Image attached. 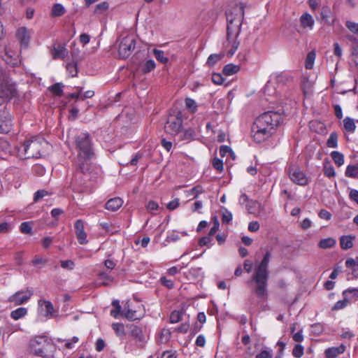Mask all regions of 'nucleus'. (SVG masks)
Segmentation results:
<instances>
[{
	"label": "nucleus",
	"mask_w": 358,
	"mask_h": 358,
	"mask_svg": "<svg viewBox=\"0 0 358 358\" xmlns=\"http://www.w3.org/2000/svg\"><path fill=\"white\" fill-rule=\"evenodd\" d=\"M136 46V40L133 35H127L119 45V55L122 59L127 58L133 52Z\"/></svg>",
	"instance_id": "0eeeda50"
},
{
	"label": "nucleus",
	"mask_w": 358,
	"mask_h": 358,
	"mask_svg": "<svg viewBox=\"0 0 358 358\" xmlns=\"http://www.w3.org/2000/svg\"><path fill=\"white\" fill-rule=\"evenodd\" d=\"M123 315L124 317L129 320H139L143 313L141 310V306H138V308L133 309L131 308L129 302L127 301L124 306Z\"/></svg>",
	"instance_id": "ddd939ff"
},
{
	"label": "nucleus",
	"mask_w": 358,
	"mask_h": 358,
	"mask_svg": "<svg viewBox=\"0 0 358 358\" xmlns=\"http://www.w3.org/2000/svg\"><path fill=\"white\" fill-rule=\"evenodd\" d=\"M11 127L12 118L10 114L6 108L0 110V133H8Z\"/></svg>",
	"instance_id": "f8f14e48"
},
{
	"label": "nucleus",
	"mask_w": 358,
	"mask_h": 358,
	"mask_svg": "<svg viewBox=\"0 0 358 358\" xmlns=\"http://www.w3.org/2000/svg\"><path fill=\"white\" fill-rule=\"evenodd\" d=\"M219 152H220V155L222 157H225V156L229 155H231L233 159H234V152L232 151L231 148L227 146V145H222L220 148V151Z\"/></svg>",
	"instance_id": "c03bdc74"
},
{
	"label": "nucleus",
	"mask_w": 358,
	"mask_h": 358,
	"mask_svg": "<svg viewBox=\"0 0 358 358\" xmlns=\"http://www.w3.org/2000/svg\"><path fill=\"white\" fill-rule=\"evenodd\" d=\"M292 355L296 358L301 357L303 355V347L299 344L296 345L292 350Z\"/></svg>",
	"instance_id": "09e8293b"
},
{
	"label": "nucleus",
	"mask_w": 358,
	"mask_h": 358,
	"mask_svg": "<svg viewBox=\"0 0 358 358\" xmlns=\"http://www.w3.org/2000/svg\"><path fill=\"white\" fill-rule=\"evenodd\" d=\"M182 120L178 116H171L166 121L164 130L172 136L179 134L182 127Z\"/></svg>",
	"instance_id": "9d476101"
},
{
	"label": "nucleus",
	"mask_w": 358,
	"mask_h": 358,
	"mask_svg": "<svg viewBox=\"0 0 358 358\" xmlns=\"http://www.w3.org/2000/svg\"><path fill=\"white\" fill-rule=\"evenodd\" d=\"M345 25L351 32L358 34V23L347 21Z\"/></svg>",
	"instance_id": "4d7b16f0"
},
{
	"label": "nucleus",
	"mask_w": 358,
	"mask_h": 358,
	"mask_svg": "<svg viewBox=\"0 0 358 358\" xmlns=\"http://www.w3.org/2000/svg\"><path fill=\"white\" fill-rule=\"evenodd\" d=\"M331 157L333 159L334 163L338 166H341L344 164V156L340 152H338V151L331 152Z\"/></svg>",
	"instance_id": "7c9ffc66"
},
{
	"label": "nucleus",
	"mask_w": 358,
	"mask_h": 358,
	"mask_svg": "<svg viewBox=\"0 0 358 358\" xmlns=\"http://www.w3.org/2000/svg\"><path fill=\"white\" fill-rule=\"evenodd\" d=\"M319 217L322 219L329 220L331 217V214L325 209H322L319 213Z\"/></svg>",
	"instance_id": "338daca9"
},
{
	"label": "nucleus",
	"mask_w": 358,
	"mask_h": 358,
	"mask_svg": "<svg viewBox=\"0 0 358 358\" xmlns=\"http://www.w3.org/2000/svg\"><path fill=\"white\" fill-rule=\"evenodd\" d=\"M315 59V53L313 51L310 52L306 57L305 66L307 69H311L313 66Z\"/></svg>",
	"instance_id": "e433bc0d"
},
{
	"label": "nucleus",
	"mask_w": 358,
	"mask_h": 358,
	"mask_svg": "<svg viewBox=\"0 0 358 358\" xmlns=\"http://www.w3.org/2000/svg\"><path fill=\"white\" fill-rule=\"evenodd\" d=\"M38 306H40L42 308V310H45V317H50V318L55 317V315H54L55 309H54L52 303L50 301L40 299L38 301Z\"/></svg>",
	"instance_id": "dca6fc26"
},
{
	"label": "nucleus",
	"mask_w": 358,
	"mask_h": 358,
	"mask_svg": "<svg viewBox=\"0 0 358 358\" xmlns=\"http://www.w3.org/2000/svg\"><path fill=\"white\" fill-rule=\"evenodd\" d=\"M348 294H352L353 296H358V287H350L343 292L344 297H346Z\"/></svg>",
	"instance_id": "0e129e2a"
},
{
	"label": "nucleus",
	"mask_w": 358,
	"mask_h": 358,
	"mask_svg": "<svg viewBox=\"0 0 358 358\" xmlns=\"http://www.w3.org/2000/svg\"><path fill=\"white\" fill-rule=\"evenodd\" d=\"M66 70L72 77L76 76L78 73L77 64L76 63H69L66 65Z\"/></svg>",
	"instance_id": "603ef678"
},
{
	"label": "nucleus",
	"mask_w": 358,
	"mask_h": 358,
	"mask_svg": "<svg viewBox=\"0 0 358 358\" xmlns=\"http://www.w3.org/2000/svg\"><path fill=\"white\" fill-rule=\"evenodd\" d=\"M28 310L24 307H20L11 311L10 317L14 320H18L27 315Z\"/></svg>",
	"instance_id": "4be33fe9"
},
{
	"label": "nucleus",
	"mask_w": 358,
	"mask_h": 358,
	"mask_svg": "<svg viewBox=\"0 0 358 358\" xmlns=\"http://www.w3.org/2000/svg\"><path fill=\"white\" fill-rule=\"evenodd\" d=\"M271 257V252L267 251L262 261L255 263L254 273L248 282L252 286V292L260 299L265 300L268 296V264Z\"/></svg>",
	"instance_id": "f03ea898"
},
{
	"label": "nucleus",
	"mask_w": 358,
	"mask_h": 358,
	"mask_svg": "<svg viewBox=\"0 0 358 358\" xmlns=\"http://www.w3.org/2000/svg\"><path fill=\"white\" fill-rule=\"evenodd\" d=\"M51 54L54 59H63L68 55V50L64 45L59 44L52 48Z\"/></svg>",
	"instance_id": "f3484780"
},
{
	"label": "nucleus",
	"mask_w": 358,
	"mask_h": 358,
	"mask_svg": "<svg viewBox=\"0 0 358 358\" xmlns=\"http://www.w3.org/2000/svg\"><path fill=\"white\" fill-rule=\"evenodd\" d=\"M162 284L169 289H171L174 286V283L171 280L167 279L166 277H162L160 278Z\"/></svg>",
	"instance_id": "e2e57ef3"
},
{
	"label": "nucleus",
	"mask_w": 358,
	"mask_h": 358,
	"mask_svg": "<svg viewBox=\"0 0 358 358\" xmlns=\"http://www.w3.org/2000/svg\"><path fill=\"white\" fill-rule=\"evenodd\" d=\"M341 247L343 250H348L353 246L352 237L350 236H343L340 239Z\"/></svg>",
	"instance_id": "bb28decb"
},
{
	"label": "nucleus",
	"mask_w": 358,
	"mask_h": 358,
	"mask_svg": "<svg viewBox=\"0 0 358 358\" xmlns=\"http://www.w3.org/2000/svg\"><path fill=\"white\" fill-rule=\"evenodd\" d=\"M345 350V346L341 345L338 347H333L327 348L325 352V356L327 358H336L339 355L343 353Z\"/></svg>",
	"instance_id": "a211bd4d"
},
{
	"label": "nucleus",
	"mask_w": 358,
	"mask_h": 358,
	"mask_svg": "<svg viewBox=\"0 0 358 358\" xmlns=\"http://www.w3.org/2000/svg\"><path fill=\"white\" fill-rule=\"evenodd\" d=\"M345 175L348 178H358V162L356 164L348 165L346 167Z\"/></svg>",
	"instance_id": "b1692460"
},
{
	"label": "nucleus",
	"mask_w": 358,
	"mask_h": 358,
	"mask_svg": "<svg viewBox=\"0 0 358 358\" xmlns=\"http://www.w3.org/2000/svg\"><path fill=\"white\" fill-rule=\"evenodd\" d=\"M272 79L277 83L284 84L288 80V76L285 73H276L272 76Z\"/></svg>",
	"instance_id": "72a5a7b5"
},
{
	"label": "nucleus",
	"mask_w": 358,
	"mask_h": 358,
	"mask_svg": "<svg viewBox=\"0 0 358 358\" xmlns=\"http://www.w3.org/2000/svg\"><path fill=\"white\" fill-rule=\"evenodd\" d=\"M272 353L268 350H262L255 358H272Z\"/></svg>",
	"instance_id": "774afa93"
},
{
	"label": "nucleus",
	"mask_w": 358,
	"mask_h": 358,
	"mask_svg": "<svg viewBox=\"0 0 358 358\" xmlns=\"http://www.w3.org/2000/svg\"><path fill=\"white\" fill-rule=\"evenodd\" d=\"M50 195V193L45 189H40L35 192L34 196V201L38 202L39 200L45 197V196Z\"/></svg>",
	"instance_id": "49530a36"
},
{
	"label": "nucleus",
	"mask_w": 358,
	"mask_h": 358,
	"mask_svg": "<svg viewBox=\"0 0 358 358\" xmlns=\"http://www.w3.org/2000/svg\"><path fill=\"white\" fill-rule=\"evenodd\" d=\"M282 122V116L278 112L267 111L255 120L251 130L255 141L262 143L268 139Z\"/></svg>",
	"instance_id": "f257e3e1"
},
{
	"label": "nucleus",
	"mask_w": 358,
	"mask_h": 358,
	"mask_svg": "<svg viewBox=\"0 0 358 358\" xmlns=\"http://www.w3.org/2000/svg\"><path fill=\"white\" fill-rule=\"evenodd\" d=\"M327 145L329 148H335L338 146V136L336 133H331L327 140Z\"/></svg>",
	"instance_id": "58836bf2"
},
{
	"label": "nucleus",
	"mask_w": 358,
	"mask_h": 358,
	"mask_svg": "<svg viewBox=\"0 0 358 358\" xmlns=\"http://www.w3.org/2000/svg\"><path fill=\"white\" fill-rule=\"evenodd\" d=\"M336 243V241L331 237L321 239L318 243V246L322 249L333 248Z\"/></svg>",
	"instance_id": "393cba45"
},
{
	"label": "nucleus",
	"mask_w": 358,
	"mask_h": 358,
	"mask_svg": "<svg viewBox=\"0 0 358 358\" xmlns=\"http://www.w3.org/2000/svg\"><path fill=\"white\" fill-rule=\"evenodd\" d=\"M182 319V313L178 310H173L169 317L170 322L172 324L180 322Z\"/></svg>",
	"instance_id": "37998d69"
},
{
	"label": "nucleus",
	"mask_w": 358,
	"mask_h": 358,
	"mask_svg": "<svg viewBox=\"0 0 358 358\" xmlns=\"http://www.w3.org/2000/svg\"><path fill=\"white\" fill-rule=\"evenodd\" d=\"M76 149L78 152L76 166L83 173L90 172L91 160L95 157V152L90 135L88 133H80L75 138Z\"/></svg>",
	"instance_id": "7ed1b4c3"
},
{
	"label": "nucleus",
	"mask_w": 358,
	"mask_h": 358,
	"mask_svg": "<svg viewBox=\"0 0 358 358\" xmlns=\"http://www.w3.org/2000/svg\"><path fill=\"white\" fill-rule=\"evenodd\" d=\"M195 344L196 346L204 347L206 345V338L203 334H200L196 339Z\"/></svg>",
	"instance_id": "69168bd1"
},
{
	"label": "nucleus",
	"mask_w": 358,
	"mask_h": 358,
	"mask_svg": "<svg viewBox=\"0 0 358 358\" xmlns=\"http://www.w3.org/2000/svg\"><path fill=\"white\" fill-rule=\"evenodd\" d=\"M232 220V214L228 211L227 210H225L223 213L222 217V222L224 224H229Z\"/></svg>",
	"instance_id": "13d9d810"
},
{
	"label": "nucleus",
	"mask_w": 358,
	"mask_h": 358,
	"mask_svg": "<svg viewBox=\"0 0 358 358\" xmlns=\"http://www.w3.org/2000/svg\"><path fill=\"white\" fill-rule=\"evenodd\" d=\"M224 57L223 54H212L210 55L206 62V64L209 67L215 66L218 62H220Z\"/></svg>",
	"instance_id": "c756f323"
},
{
	"label": "nucleus",
	"mask_w": 358,
	"mask_h": 358,
	"mask_svg": "<svg viewBox=\"0 0 358 358\" xmlns=\"http://www.w3.org/2000/svg\"><path fill=\"white\" fill-rule=\"evenodd\" d=\"M123 204V201L120 197H115L113 199H109L106 205L105 208L111 211H116Z\"/></svg>",
	"instance_id": "6ab92c4d"
},
{
	"label": "nucleus",
	"mask_w": 358,
	"mask_h": 358,
	"mask_svg": "<svg viewBox=\"0 0 358 358\" xmlns=\"http://www.w3.org/2000/svg\"><path fill=\"white\" fill-rule=\"evenodd\" d=\"M331 10L329 6H323L321 10V18L323 21H324L327 24H332L334 20L331 21Z\"/></svg>",
	"instance_id": "5701e85b"
},
{
	"label": "nucleus",
	"mask_w": 358,
	"mask_h": 358,
	"mask_svg": "<svg viewBox=\"0 0 358 358\" xmlns=\"http://www.w3.org/2000/svg\"><path fill=\"white\" fill-rule=\"evenodd\" d=\"M348 300L346 299V297H345L343 300L338 301L334 306L332 310H336L344 308L348 306Z\"/></svg>",
	"instance_id": "864d4df0"
},
{
	"label": "nucleus",
	"mask_w": 358,
	"mask_h": 358,
	"mask_svg": "<svg viewBox=\"0 0 358 358\" xmlns=\"http://www.w3.org/2000/svg\"><path fill=\"white\" fill-rule=\"evenodd\" d=\"M154 55L162 64H166L169 61L168 58L165 56L164 52L162 50H154Z\"/></svg>",
	"instance_id": "a19ab883"
},
{
	"label": "nucleus",
	"mask_w": 358,
	"mask_h": 358,
	"mask_svg": "<svg viewBox=\"0 0 358 358\" xmlns=\"http://www.w3.org/2000/svg\"><path fill=\"white\" fill-rule=\"evenodd\" d=\"M301 25L303 28L313 29L315 21L310 14L308 13H303L300 17Z\"/></svg>",
	"instance_id": "aec40b11"
},
{
	"label": "nucleus",
	"mask_w": 358,
	"mask_h": 358,
	"mask_svg": "<svg viewBox=\"0 0 358 358\" xmlns=\"http://www.w3.org/2000/svg\"><path fill=\"white\" fill-rule=\"evenodd\" d=\"M63 84L61 83H55L51 85L49 87L50 92H52L55 95L61 96L63 94Z\"/></svg>",
	"instance_id": "f704fd0d"
},
{
	"label": "nucleus",
	"mask_w": 358,
	"mask_h": 358,
	"mask_svg": "<svg viewBox=\"0 0 358 358\" xmlns=\"http://www.w3.org/2000/svg\"><path fill=\"white\" fill-rule=\"evenodd\" d=\"M239 66L233 64H227L223 69V73L226 76H231L239 70Z\"/></svg>",
	"instance_id": "473e14b6"
},
{
	"label": "nucleus",
	"mask_w": 358,
	"mask_h": 358,
	"mask_svg": "<svg viewBox=\"0 0 358 358\" xmlns=\"http://www.w3.org/2000/svg\"><path fill=\"white\" fill-rule=\"evenodd\" d=\"M76 237L80 244L87 243V234L85 231L84 222L82 220H77L74 224Z\"/></svg>",
	"instance_id": "4468645a"
},
{
	"label": "nucleus",
	"mask_w": 358,
	"mask_h": 358,
	"mask_svg": "<svg viewBox=\"0 0 358 358\" xmlns=\"http://www.w3.org/2000/svg\"><path fill=\"white\" fill-rule=\"evenodd\" d=\"M109 8V3L107 1H103L99 3H98L94 10V13L96 14H100L103 13V11L108 10Z\"/></svg>",
	"instance_id": "a18cd8bd"
},
{
	"label": "nucleus",
	"mask_w": 358,
	"mask_h": 358,
	"mask_svg": "<svg viewBox=\"0 0 358 358\" xmlns=\"http://www.w3.org/2000/svg\"><path fill=\"white\" fill-rule=\"evenodd\" d=\"M204 192L203 187L200 185H197L187 191V196H193L194 199H196L199 194Z\"/></svg>",
	"instance_id": "c9c22d12"
},
{
	"label": "nucleus",
	"mask_w": 358,
	"mask_h": 358,
	"mask_svg": "<svg viewBox=\"0 0 358 358\" xmlns=\"http://www.w3.org/2000/svg\"><path fill=\"white\" fill-rule=\"evenodd\" d=\"M324 174L329 178L335 176L336 173L334 167L332 166H324Z\"/></svg>",
	"instance_id": "bf43d9fd"
},
{
	"label": "nucleus",
	"mask_w": 358,
	"mask_h": 358,
	"mask_svg": "<svg viewBox=\"0 0 358 358\" xmlns=\"http://www.w3.org/2000/svg\"><path fill=\"white\" fill-rule=\"evenodd\" d=\"M226 15L227 20V41L226 46L231 47L229 54L230 56H232L239 45L237 37L241 32V27L244 18L243 4L236 5L232 10L227 11Z\"/></svg>",
	"instance_id": "20e7f679"
},
{
	"label": "nucleus",
	"mask_w": 358,
	"mask_h": 358,
	"mask_svg": "<svg viewBox=\"0 0 358 358\" xmlns=\"http://www.w3.org/2000/svg\"><path fill=\"white\" fill-rule=\"evenodd\" d=\"M212 241H213L212 236L210 235H208L207 236H204L199 240V245L201 246L206 245L209 248L212 245Z\"/></svg>",
	"instance_id": "6e6d98bb"
},
{
	"label": "nucleus",
	"mask_w": 358,
	"mask_h": 358,
	"mask_svg": "<svg viewBox=\"0 0 358 358\" xmlns=\"http://www.w3.org/2000/svg\"><path fill=\"white\" fill-rule=\"evenodd\" d=\"M343 127L346 131L353 133L356 129L354 120L351 117H346L343 120Z\"/></svg>",
	"instance_id": "a878e982"
},
{
	"label": "nucleus",
	"mask_w": 358,
	"mask_h": 358,
	"mask_svg": "<svg viewBox=\"0 0 358 358\" xmlns=\"http://www.w3.org/2000/svg\"><path fill=\"white\" fill-rule=\"evenodd\" d=\"M155 68V63L154 60H148L142 66V71L145 73L152 71Z\"/></svg>",
	"instance_id": "79ce46f5"
},
{
	"label": "nucleus",
	"mask_w": 358,
	"mask_h": 358,
	"mask_svg": "<svg viewBox=\"0 0 358 358\" xmlns=\"http://www.w3.org/2000/svg\"><path fill=\"white\" fill-rule=\"evenodd\" d=\"M31 230L32 227L29 222H24L20 224V231L22 233L29 234H31Z\"/></svg>",
	"instance_id": "5fc2aeb1"
},
{
	"label": "nucleus",
	"mask_w": 358,
	"mask_h": 358,
	"mask_svg": "<svg viewBox=\"0 0 358 358\" xmlns=\"http://www.w3.org/2000/svg\"><path fill=\"white\" fill-rule=\"evenodd\" d=\"M131 334L136 340L141 341L143 340V334L141 328L135 325H131Z\"/></svg>",
	"instance_id": "c85d7f7f"
},
{
	"label": "nucleus",
	"mask_w": 358,
	"mask_h": 358,
	"mask_svg": "<svg viewBox=\"0 0 358 358\" xmlns=\"http://www.w3.org/2000/svg\"><path fill=\"white\" fill-rule=\"evenodd\" d=\"M32 34L31 29H29L26 27H19L16 30L15 37L19 41L22 48H27L30 42Z\"/></svg>",
	"instance_id": "9b49d317"
},
{
	"label": "nucleus",
	"mask_w": 358,
	"mask_h": 358,
	"mask_svg": "<svg viewBox=\"0 0 358 358\" xmlns=\"http://www.w3.org/2000/svg\"><path fill=\"white\" fill-rule=\"evenodd\" d=\"M180 238L178 236V233L176 231H172L171 232H169L166 238V241L167 243H171V242H176Z\"/></svg>",
	"instance_id": "3c124183"
},
{
	"label": "nucleus",
	"mask_w": 358,
	"mask_h": 358,
	"mask_svg": "<svg viewBox=\"0 0 358 358\" xmlns=\"http://www.w3.org/2000/svg\"><path fill=\"white\" fill-rule=\"evenodd\" d=\"M179 135L180 140L189 141L194 138L195 136V133L193 129H189L181 132L180 131Z\"/></svg>",
	"instance_id": "2f4dec72"
},
{
	"label": "nucleus",
	"mask_w": 358,
	"mask_h": 358,
	"mask_svg": "<svg viewBox=\"0 0 358 358\" xmlns=\"http://www.w3.org/2000/svg\"><path fill=\"white\" fill-rule=\"evenodd\" d=\"M3 59L7 64L13 66H17L19 62L18 54L13 51L9 47H6Z\"/></svg>",
	"instance_id": "2eb2a0df"
},
{
	"label": "nucleus",
	"mask_w": 358,
	"mask_h": 358,
	"mask_svg": "<svg viewBox=\"0 0 358 358\" xmlns=\"http://www.w3.org/2000/svg\"><path fill=\"white\" fill-rule=\"evenodd\" d=\"M113 329L118 336H123L125 334L124 326L122 323H113L112 324Z\"/></svg>",
	"instance_id": "ea45409f"
},
{
	"label": "nucleus",
	"mask_w": 358,
	"mask_h": 358,
	"mask_svg": "<svg viewBox=\"0 0 358 358\" xmlns=\"http://www.w3.org/2000/svg\"><path fill=\"white\" fill-rule=\"evenodd\" d=\"M34 294L33 290L30 289H22L10 295L7 301L14 306H20L27 303Z\"/></svg>",
	"instance_id": "6e6552de"
},
{
	"label": "nucleus",
	"mask_w": 358,
	"mask_h": 358,
	"mask_svg": "<svg viewBox=\"0 0 358 358\" xmlns=\"http://www.w3.org/2000/svg\"><path fill=\"white\" fill-rule=\"evenodd\" d=\"M48 145L44 138L39 136H32L16 147L17 156L20 159L39 158Z\"/></svg>",
	"instance_id": "39448f33"
},
{
	"label": "nucleus",
	"mask_w": 358,
	"mask_h": 358,
	"mask_svg": "<svg viewBox=\"0 0 358 358\" xmlns=\"http://www.w3.org/2000/svg\"><path fill=\"white\" fill-rule=\"evenodd\" d=\"M113 280L108 271H102L98 273L97 280L99 285L108 286Z\"/></svg>",
	"instance_id": "412c9836"
},
{
	"label": "nucleus",
	"mask_w": 358,
	"mask_h": 358,
	"mask_svg": "<svg viewBox=\"0 0 358 358\" xmlns=\"http://www.w3.org/2000/svg\"><path fill=\"white\" fill-rule=\"evenodd\" d=\"M288 174L290 180L299 185L305 186L308 183V178L297 166H290L288 169Z\"/></svg>",
	"instance_id": "1a4fd4ad"
},
{
	"label": "nucleus",
	"mask_w": 358,
	"mask_h": 358,
	"mask_svg": "<svg viewBox=\"0 0 358 358\" xmlns=\"http://www.w3.org/2000/svg\"><path fill=\"white\" fill-rule=\"evenodd\" d=\"M79 341V338L77 336H73L71 339L68 340H61L59 339V342H64V346L67 349H73L74 348V345Z\"/></svg>",
	"instance_id": "4c0bfd02"
},
{
	"label": "nucleus",
	"mask_w": 358,
	"mask_h": 358,
	"mask_svg": "<svg viewBox=\"0 0 358 358\" xmlns=\"http://www.w3.org/2000/svg\"><path fill=\"white\" fill-rule=\"evenodd\" d=\"M66 12L65 8L61 3L53 5L51 10V15L53 17H60Z\"/></svg>",
	"instance_id": "cd10ccee"
},
{
	"label": "nucleus",
	"mask_w": 358,
	"mask_h": 358,
	"mask_svg": "<svg viewBox=\"0 0 358 358\" xmlns=\"http://www.w3.org/2000/svg\"><path fill=\"white\" fill-rule=\"evenodd\" d=\"M30 350L36 355L46 358L52 352L54 346L45 336H38L29 341Z\"/></svg>",
	"instance_id": "423d86ee"
},
{
	"label": "nucleus",
	"mask_w": 358,
	"mask_h": 358,
	"mask_svg": "<svg viewBox=\"0 0 358 358\" xmlns=\"http://www.w3.org/2000/svg\"><path fill=\"white\" fill-rule=\"evenodd\" d=\"M61 266L67 270H73L75 267V263L72 260H62L60 262Z\"/></svg>",
	"instance_id": "8fccbe9b"
},
{
	"label": "nucleus",
	"mask_w": 358,
	"mask_h": 358,
	"mask_svg": "<svg viewBox=\"0 0 358 358\" xmlns=\"http://www.w3.org/2000/svg\"><path fill=\"white\" fill-rule=\"evenodd\" d=\"M213 166L216 170H217L219 171H223V169H224L223 162L221 159H220L218 158H215L213 159Z\"/></svg>",
	"instance_id": "052dcab7"
},
{
	"label": "nucleus",
	"mask_w": 358,
	"mask_h": 358,
	"mask_svg": "<svg viewBox=\"0 0 358 358\" xmlns=\"http://www.w3.org/2000/svg\"><path fill=\"white\" fill-rule=\"evenodd\" d=\"M212 81L216 85H221L223 83L224 78L220 73H214L212 76Z\"/></svg>",
	"instance_id": "680f3d73"
},
{
	"label": "nucleus",
	"mask_w": 358,
	"mask_h": 358,
	"mask_svg": "<svg viewBox=\"0 0 358 358\" xmlns=\"http://www.w3.org/2000/svg\"><path fill=\"white\" fill-rule=\"evenodd\" d=\"M185 105L186 107L191 110L192 112H195L197 109V105L196 101L191 99V98H186L185 99Z\"/></svg>",
	"instance_id": "de8ad7c7"
}]
</instances>
